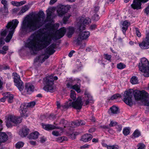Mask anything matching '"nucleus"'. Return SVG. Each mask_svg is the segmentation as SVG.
<instances>
[{
	"mask_svg": "<svg viewBox=\"0 0 149 149\" xmlns=\"http://www.w3.org/2000/svg\"><path fill=\"white\" fill-rule=\"evenodd\" d=\"M126 67V65L122 63H120L117 65V68L118 69L122 70L125 68Z\"/></svg>",
	"mask_w": 149,
	"mask_h": 149,
	"instance_id": "41",
	"label": "nucleus"
},
{
	"mask_svg": "<svg viewBox=\"0 0 149 149\" xmlns=\"http://www.w3.org/2000/svg\"><path fill=\"white\" fill-rule=\"evenodd\" d=\"M118 146L117 145L109 146L107 147V149H118Z\"/></svg>",
	"mask_w": 149,
	"mask_h": 149,
	"instance_id": "50",
	"label": "nucleus"
},
{
	"mask_svg": "<svg viewBox=\"0 0 149 149\" xmlns=\"http://www.w3.org/2000/svg\"><path fill=\"white\" fill-rule=\"evenodd\" d=\"M91 22V19L89 18H86L84 19L83 18H81L79 19L77 23L78 29L79 31L81 30H84L85 29L86 25Z\"/></svg>",
	"mask_w": 149,
	"mask_h": 149,
	"instance_id": "9",
	"label": "nucleus"
},
{
	"mask_svg": "<svg viewBox=\"0 0 149 149\" xmlns=\"http://www.w3.org/2000/svg\"><path fill=\"white\" fill-rule=\"evenodd\" d=\"M48 22V23H47V31L49 30L53 31H57L59 26V23L54 24L53 20L52 22L49 20Z\"/></svg>",
	"mask_w": 149,
	"mask_h": 149,
	"instance_id": "12",
	"label": "nucleus"
},
{
	"mask_svg": "<svg viewBox=\"0 0 149 149\" xmlns=\"http://www.w3.org/2000/svg\"><path fill=\"white\" fill-rule=\"evenodd\" d=\"M59 124L64 128L68 127L69 126V123L68 121L64 118L61 119L59 122Z\"/></svg>",
	"mask_w": 149,
	"mask_h": 149,
	"instance_id": "29",
	"label": "nucleus"
},
{
	"mask_svg": "<svg viewBox=\"0 0 149 149\" xmlns=\"http://www.w3.org/2000/svg\"><path fill=\"white\" fill-rule=\"evenodd\" d=\"M13 74L14 76V81L15 85L20 91H22L24 88V85L23 82L20 79V76L16 72L13 73Z\"/></svg>",
	"mask_w": 149,
	"mask_h": 149,
	"instance_id": "8",
	"label": "nucleus"
},
{
	"mask_svg": "<svg viewBox=\"0 0 149 149\" xmlns=\"http://www.w3.org/2000/svg\"><path fill=\"white\" fill-rule=\"evenodd\" d=\"M85 124L84 121L82 120H76L71 122V125L72 127H76L77 126L84 125Z\"/></svg>",
	"mask_w": 149,
	"mask_h": 149,
	"instance_id": "22",
	"label": "nucleus"
},
{
	"mask_svg": "<svg viewBox=\"0 0 149 149\" xmlns=\"http://www.w3.org/2000/svg\"><path fill=\"white\" fill-rule=\"evenodd\" d=\"M117 131L119 132H120L122 129V127L121 124H118L116 125V127Z\"/></svg>",
	"mask_w": 149,
	"mask_h": 149,
	"instance_id": "51",
	"label": "nucleus"
},
{
	"mask_svg": "<svg viewBox=\"0 0 149 149\" xmlns=\"http://www.w3.org/2000/svg\"><path fill=\"white\" fill-rule=\"evenodd\" d=\"M24 145V143L22 141H19L16 143L15 146L17 148H20L23 147Z\"/></svg>",
	"mask_w": 149,
	"mask_h": 149,
	"instance_id": "43",
	"label": "nucleus"
},
{
	"mask_svg": "<svg viewBox=\"0 0 149 149\" xmlns=\"http://www.w3.org/2000/svg\"><path fill=\"white\" fill-rule=\"evenodd\" d=\"M11 94L10 92H7L4 93V97H5V99H6L9 97Z\"/></svg>",
	"mask_w": 149,
	"mask_h": 149,
	"instance_id": "63",
	"label": "nucleus"
},
{
	"mask_svg": "<svg viewBox=\"0 0 149 149\" xmlns=\"http://www.w3.org/2000/svg\"><path fill=\"white\" fill-rule=\"evenodd\" d=\"M130 82L133 84H138V78L136 76H133L131 78Z\"/></svg>",
	"mask_w": 149,
	"mask_h": 149,
	"instance_id": "34",
	"label": "nucleus"
},
{
	"mask_svg": "<svg viewBox=\"0 0 149 149\" xmlns=\"http://www.w3.org/2000/svg\"><path fill=\"white\" fill-rule=\"evenodd\" d=\"M23 104H25V106L26 107V108L32 107H33L36 104V102L34 101L28 103H24Z\"/></svg>",
	"mask_w": 149,
	"mask_h": 149,
	"instance_id": "38",
	"label": "nucleus"
},
{
	"mask_svg": "<svg viewBox=\"0 0 149 149\" xmlns=\"http://www.w3.org/2000/svg\"><path fill=\"white\" fill-rule=\"evenodd\" d=\"M130 132V129L127 127H125L123 129V133L124 136H126L128 135Z\"/></svg>",
	"mask_w": 149,
	"mask_h": 149,
	"instance_id": "39",
	"label": "nucleus"
},
{
	"mask_svg": "<svg viewBox=\"0 0 149 149\" xmlns=\"http://www.w3.org/2000/svg\"><path fill=\"white\" fill-rule=\"evenodd\" d=\"M57 31H49V33L47 32V46L49 45V41L52 40L54 42L61 38Z\"/></svg>",
	"mask_w": 149,
	"mask_h": 149,
	"instance_id": "6",
	"label": "nucleus"
},
{
	"mask_svg": "<svg viewBox=\"0 0 149 149\" xmlns=\"http://www.w3.org/2000/svg\"><path fill=\"white\" fill-rule=\"evenodd\" d=\"M93 137V136L92 134L87 133L82 136L81 140L84 142H87L90 141Z\"/></svg>",
	"mask_w": 149,
	"mask_h": 149,
	"instance_id": "21",
	"label": "nucleus"
},
{
	"mask_svg": "<svg viewBox=\"0 0 149 149\" xmlns=\"http://www.w3.org/2000/svg\"><path fill=\"white\" fill-rule=\"evenodd\" d=\"M104 56L105 59L108 61L109 62H111V58L112 56L110 55H109L107 54H104Z\"/></svg>",
	"mask_w": 149,
	"mask_h": 149,
	"instance_id": "42",
	"label": "nucleus"
},
{
	"mask_svg": "<svg viewBox=\"0 0 149 149\" xmlns=\"http://www.w3.org/2000/svg\"><path fill=\"white\" fill-rule=\"evenodd\" d=\"M30 8L29 5H25L22 8L20 11L19 12V14L20 15H22L24 13L28 10Z\"/></svg>",
	"mask_w": 149,
	"mask_h": 149,
	"instance_id": "33",
	"label": "nucleus"
},
{
	"mask_svg": "<svg viewBox=\"0 0 149 149\" xmlns=\"http://www.w3.org/2000/svg\"><path fill=\"white\" fill-rule=\"evenodd\" d=\"M83 104L77 102L75 101L70 102L68 104L62 105L63 108H68L70 107H72L76 109L80 110L82 108Z\"/></svg>",
	"mask_w": 149,
	"mask_h": 149,
	"instance_id": "11",
	"label": "nucleus"
},
{
	"mask_svg": "<svg viewBox=\"0 0 149 149\" xmlns=\"http://www.w3.org/2000/svg\"><path fill=\"white\" fill-rule=\"evenodd\" d=\"M97 26L95 24H93L91 25L89 29L91 30H95L97 28Z\"/></svg>",
	"mask_w": 149,
	"mask_h": 149,
	"instance_id": "59",
	"label": "nucleus"
},
{
	"mask_svg": "<svg viewBox=\"0 0 149 149\" xmlns=\"http://www.w3.org/2000/svg\"><path fill=\"white\" fill-rule=\"evenodd\" d=\"M7 1L6 0H1V3L3 5V8L5 10V12L7 13L8 12Z\"/></svg>",
	"mask_w": 149,
	"mask_h": 149,
	"instance_id": "37",
	"label": "nucleus"
},
{
	"mask_svg": "<svg viewBox=\"0 0 149 149\" xmlns=\"http://www.w3.org/2000/svg\"><path fill=\"white\" fill-rule=\"evenodd\" d=\"M47 18L44 12L40 11L35 15L32 19L25 17L22 22L20 30L24 34L34 31L44 26L40 29V33L31 34L27 40L25 47L28 48L32 54H36L37 52L47 47Z\"/></svg>",
	"mask_w": 149,
	"mask_h": 149,
	"instance_id": "1",
	"label": "nucleus"
},
{
	"mask_svg": "<svg viewBox=\"0 0 149 149\" xmlns=\"http://www.w3.org/2000/svg\"><path fill=\"white\" fill-rule=\"evenodd\" d=\"M43 82L44 85L43 89L46 91L47 90V77L44 78Z\"/></svg>",
	"mask_w": 149,
	"mask_h": 149,
	"instance_id": "49",
	"label": "nucleus"
},
{
	"mask_svg": "<svg viewBox=\"0 0 149 149\" xmlns=\"http://www.w3.org/2000/svg\"><path fill=\"white\" fill-rule=\"evenodd\" d=\"M56 88L54 81H50L47 79V92L53 93L56 91Z\"/></svg>",
	"mask_w": 149,
	"mask_h": 149,
	"instance_id": "14",
	"label": "nucleus"
},
{
	"mask_svg": "<svg viewBox=\"0 0 149 149\" xmlns=\"http://www.w3.org/2000/svg\"><path fill=\"white\" fill-rule=\"evenodd\" d=\"M83 30H81V31H80V32L79 35L82 38V39L86 40L89 36L90 33L88 31H82Z\"/></svg>",
	"mask_w": 149,
	"mask_h": 149,
	"instance_id": "23",
	"label": "nucleus"
},
{
	"mask_svg": "<svg viewBox=\"0 0 149 149\" xmlns=\"http://www.w3.org/2000/svg\"><path fill=\"white\" fill-rule=\"evenodd\" d=\"M54 74L47 76V79L49 80L56 81L58 79V77L56 76H54Z\"/></svg>",
	"mask_w": 149,
	"mask_h": 149,
	"instance_id": "36",
	"label": "nucleus"
},
{
	"mask_svg": "<svg viewBox=\"0 0 149 149\" xmlns=\"http://www.w3.org/2000/svg\"><path fill=\"white\" fill-rule=\"evenodd\" d=\"M129 24H130V23L128 22V21L127 20H125L123 22L122 25L123 26H125L128 27Z\"/></svg>",
	"mask_w": 149,
	"mask_h": 149,
	"instance_id": "58",
	"label": "nucleus"
},
{
	"mask_svg": "<svg viewBox=\"0 0 149 149\" xmlns=\"http://www.w3.org/2000/svg\"><path fill=\"white\" fill-rule=\"evenodd\" d=\"M138 67L141 72L148 73L147 76H149V62L147 59L145 58H141Z\"/></svg>",
	"mask_w": 149,
	"mask_h": 149,
	"instance_id": "4",
	"label": "nucleus"
},
{
	"mask_svg": "<svg viewBox=\"0 0 149 149\" xmlns=\"http://www.w3.org/2000/svg\"><path fill=\"white\" fill-rule=\"evenodd\" d=\"M135 33L138 37H140L141 36V33L140 32L139 29L137 28H135Z\"/></svg>",
	"mask_w": 149,
	"mask_h": 149,
	"instance_id": "52",
	"label": "nucleus"
},
{
	"mask_svg": "<svg viewBox=\"0 0 149 149\" xmlns=\"http://www.w3.org/2000/svg\"><path fill=\"white\" fill-rule=\"evenodd\" d=\"M56 44L53 43L47 47V51H48V53L50 54V55L53 54L55 52L54 49L56 48Z\"/></svg>",
	"mask_w": 149,
	"mask_h": 149,
	"instance_id": "24",
	"label": "nucleus"
},
{
	"mask_svg": "<svg viewBox=\"0 0 149 149\" xmlns=\"http://www.w3.org/2000/svg\"><path fill=\"white\" fill-rule=\"evenodd\" d=\"M142 100L144 101V104L145 106H149V96H146L145 99H143Z\"/></svg>",
	"mask_w": 149,
	"mask_h": 149,
	"instance_id": "46",
	"label": "nucleus"
},
{
	"mask_svg": "<svg viewBox=\"0 0 149 149\" xmlns=\"http://www.w3.org/2000/svg\"><path fill=\"white\" fill-rule=\"evenodd\" d=\"M137 146L138 147L137 149H144L146 148L145 145L142 143H139Z\"/></svg>",
	"mask_w": 149,
	"mask_h": 149,
	"instance_id": "47",
	"label": "nucleus"
},
{
	"mask_svg": "<svg viewBox=\"0 0 149 149\" xmlns=\"http://www.w3.org/2000/svg\"><path fill=\"white\" fill-rule=\"evenodd\" d=\"M70 16V15H69L66 16H65L63 18L62 20L64 24H65L67 23V22Z\"/></svg>",
	"mask_w": 149,
	"mask_h": 149,
	"instance_id": "44",
	"label": "nucleus"
},
{
	"mask_svg": "<svg viewBox=\"0 0 149 149\" xmlns=\"http://www.w3.org/2000/svg\"><path fill=\"white\" fill-rule=\"evenodd\" d=\"M29 132V130L26 127H23L19 132V134L22 137H24L27 136Z\"/></svg>",
	"mask_w": 149,
	"mask_h": 149,
	"instance_id": "20",
	"label": "nucleus"
},
{
	"mask_svg": "<svg viewBox=\"0 0 149 149\" xmlns=\"http://www.w3.org/2000/svg\"><path fill=\"white\" fill-rule=\"evenodd\" d=\"M48 22V23H47V31L49 30L53 31H57L59 26V23L54 24L53 20L52 22L49 20Z\"/></svg>",
	"mask_w": 149,
	"mask_h": 149,
	"instance_id": "13",
	"label": "nucleus"
},
{
	"mask_svg": "<svg viewBox=\"0 0 149 149\" xmlns=\"http://www.w3.org/2000/svg\"><path fill=\"white\" fill-rule=\"evenodd\" d=\"M8 136L6 133L0 132V145L1 142H4L8 139Z\"/></svg>",
	"mask_w": 149,
	"mask_h": 149,
	"instance_id": "25",
	"label": "nucleus"
},
{
	"mask_svg": "<svg viewBox=\"0 0 149 149\" xmlns=\"http://www.w3.org/2000/svg\"><path fill=\"white\" fill-rule=\"evenodd\" d=\"M24 104H22L20 106V112L22 117L26 118L28 117V113L26 107Z\"/></svg>",
	"mask_w": 149,
	"mask_h": 149,
	"instance_id": "19",
	"label": "nucleus"
},
{
	"mask_svg": "<svg viewBox=\"0 0 149 149\" xmlns=\"http://www.w3.org/2000/svg\"><path fill=\"white\" fill-rule=\"evenodd\" d=\"M35 87L31 84L27 83L25 84L24 90L28 94H31L34 91Z\"/></svg>",
	"mask_w": 149,
	"mask_h": 149,
	"instance_id": "18",
	"label": "nucleus"
},
{
	"mask_svg": "<svg viewBox=\"0 0 149 149\" xmlns=\"http://www.w3.org/2000/svg\"><path fill=\"white\" fill-rule=\"evenodd\" d=\"M47 53V49H46L45 50V53L44 55L45 56L44 57H42V56H44L43 55H42V56L41 57V58H42V60L41 61V63H43L45 61V59H47V56H46V54Z\"/></svg>",
	"mask_w": 149,
	"mask_h": 149,
	"instance_id": "60",
	"label": "nucleus"
},
{
	"mask_svg": "<svg viewBox=\"0 0 149 149\" xmlns=\"http://www.w3.org/2000/svg\"><path fill=\"white\" fill-rule=\"evenodd\" d=\"M56 8L55 7H49L47 9V22L49 20L51 22L53 21V18H52L53 13L56 10Z\"/></svg>",
	"mask_w": 149,
	"mask_h": 149,
	"instance_id": "16",
	"label": "nucleus"
},
{
	"mask_svg": "<svg viewBox=\"0 0 149 149\" xmlns=\"http://www.w3.org/2000/svg\"><path fill=\"white\" fill-rule=\"evenodd\" d=\"M74 101L81 104H83L81 98L80 97H77L76 100Z\"/></svg>",
	"mask_w": 149,
	"mask_h": 149,
	"instance_id": "62",
	"label": "nucleus"
},
{
	"mask_svg": "<svg viewBox=\"0 0 149 149\" xmlns=\"http://www.w3.org/2000/svg\"><path fill=\"white\" fill-rule=\"evenodd\" d=\"M66 86L68 88L74 90L77 93H80L81 91L80 85L77 84L72 85V82H68Z\"/></svg>",
	"mask_w": 149,
	"mask_h": 149,
	"instance_id": "17",
	"label": "nucleus"
},
{
	"mask_svg": "<svg viewBox=\"0 0 149 149\" xmlns=\"http://www.w3.org/2000/svg\"><path fill=\"white\" fill-rule=\"evenodd\" d=\"M60 36V38H62L65 34L66 32V30L64 27L60 28L59 30L57 31Z\"/></svg>",
	"mask_w": 149,
	"mask_h": 149,
	"instance_id": "31",
	"label": "nucleus"
},
{
	"mask_svg": "<svg viewBox=\"0 0 149 149\" xmlns=\"http://www.w3.org/2000/svg\"><path fill=\"white\" fill-rule=\"evenodd\" d=\"M133 95L135 99L137 100H142L148 96V93L144 90L139 91L130 89L125 91L123 94V101L127 105L131 107L133 105L132 98Z\"/></svg>",
	"mask_w": 149,
	"mask_h": 149,
	"instance_id": "2",
	"label": "nucleus"
},
{
	"mask_svg": "<svg viewBox=\"0 0 149 149\" xmlns=\"http://www.w3.org/2000/svg\"><path fill=\"white\" fill-rule=\"evenodd\" d=\"M22 121L21 117H17L15 116H10L6 121V125L8 127H12L14 125L20 123Z\"/></svg>",
	"mask_w": 149,
	"mask_h": 149,
	"instance_id": "5",
	"label": "nucleus"
},
{
	"mask_svg": "<svg viewBox=\"0 0 149 149\" xmlns=\"http://www.w3.org/2000/svg\"><path fill=\"white\" fill-rule=\"evenodd\" d=\"M84 95H87V97H88V99L89 101H91L93 100V97L91 95L87 93L86 92H85L84 93Z\"/></svg>",
	"mask_w": 149,
	"mask_h": 149,
	"instance_id": "56",
	"label": "nucleus"
},
{
	"mask_svg": "<svg viewBox=\"0 0 149 149\" xmlns=\"http://www.w3.org/2000/svg\"><path fill=\"white\" fill-rule=\"evenodd\" d=\"M70 97L73 100H76V93L73 90L71 91Z\"/></svg>",
	"mask_w": 149,
	"mask_h": 149,
	"instance_id": "40",
	"label": "nucleus"
},
{
	"mask_svg": "<svg viewBox=\"0 0 149 149\" xmlns=\"http://www.w3.org/2000/svg\"><path fill=\"white\" fill-rule=\"evenodd\" d=\"M121 96L120 94L116 93L113 95L111 97H109L108 100H113L118 98H121Z\"/></svg>",
	"mask_w": 149,
	"mask_h": 149,
	"instance_id": "35",
	"label": "nucleus"
},
{
	"mask_svg": "<svg viewBox=\"0 0 149 149\" xmlns=\"http://www.w3.org/2000/svg\"><path fill=\"white\" fill-rule=\"evenodd\" d=\"M138 44L142 49H146L149 48V32L146 34L145 39L141 42H139Z\"/></svg>",
	"mask_w": 149,
	"mask_h": 149,
	"instance_id": "10",
	"label": "nucleus"
},
{
	"mask_svg": "<svg viewBox=\"0 0 149 149\" xmlns=\"http://www.w3.org/2000/svg\"><path fill=\"white\" fill-rule=\"evenodd\" d=\"M111 113L113 114H117L119 112V108L114 105L112 106L110 109Z\"/></svg>",
	"mask_w": 149,
	"mask_h": 149,
	"instance_id": "32",
	"label": "nucleus"
},
{
	"mask_svg": "<svg viewBox=\"0 0 149 149\" xmlns=\"http://www.w3.org/2000/svg\"><path fill=\"white\" fill-rule=\"evenodd\" d=\"M19 22L16 19L13 20L12 21L8 22L6 27V29L1 32L0 33V47L5 43L3 37L5 36L7 33H8L5 38L6 42H9L12 38L15 29Z\"/></svg>",
	"mask_w": 149,
	"mask_h": 149,
	"instance_id": "3",
	"label": "nucleus"
},
{
	"mask_svg": "<svg viewBox=\"0 0 149 149\" xmlns=\"http://www.w3.org/2000/svg\"><path fill=\"white\" fill-rule=\"evenodd\" d=\"M55 129H59L61 130H63V128L60 127H56L53 125L47 124V130H50Z\"/></svg>",
	"mask_w": 149,
	"mask_h": 149,
	"instance_id": "27",
	"label": "nucleus"
},
{
	"mask_svg": "<svg viewBox=\"0 0 149 149\" xmlns=\"http://www.w3.org/2000/svg\"><path fill=\"white\" fill-rule=\"evenodd\" d=\"M68 139L65 136H62L59 138V140L60 141V142H62L63 141H67L68 140Z\"/></svg>",
	"mask_w": 149,
	"mask_h": 149,
	"instance_id": "57",
	"label": "nucleus"
},
{
	"mask_svg": "<svg viewBox=\"0 0 149 149\" xmlns=\"http://www.w3.org/2000/svg\"><path fill=\"white\" fill-rule=\"evenodd\" d=\"M142 3L140 0H133L131 5V7L134 10H137L141 9L142 8Z\"/></svg>",
	"mask_w": 149,
	"mask_h": 149,
	"instance_id": "15",
	"label": "nucleus"
},
{
	"mask_svg": "<svg viewBox=\"0 0 149 149\" xmlns=\"http://www.w3.org/2000/svg\"><path fill=\"white\" fill-rule=\"evenodd\" d=\"M77 69H74L73 70L72 72L73 73H74L76 72H78L80 71L81 70V66L80 65L79 66H77Z\"/></svg>",
	"mask_w": 149,
	"mask_h": 149,
	"instance_id": "55",
	"label": "nucleus"
},
{
	"mask_svg": "<svg viewBox=\"0 0 149 149\" xmlns=\"http://www.w3.org/2000/svg\"><path fill=\"white\" fill-rule=\"evenodd\" d=\"M74 32V28L73 27H69L67 32V36L69 38H71Z\"/></svg>",
	"mask_w": 149,
	"mask_h": 149,
	"instance_id": "28",
	"label": "nucleus"
},
{
	"mask_svg": "<svg viewBox=\"0 0 149 149\" xmlns=\"http://www.w3.org/2000/svg\"><path fill=\"white\" fill-rule=\"evenodd\" d=\"M144 13L147 15H148L149 13V5L144 10Z\"/></svg>",
	"mask_w": 149,
	"mask_h": 149,
	"instance_id": "64",
	"label": "nucleus"
},
{
	"mask_svg": "<svg viewBox=\"0 0 149 149\" xmlns=\"http://www.w3.org/2000/svg\"><path fill=\"white\" fill-rule=\"evenodd\" d=\"M118 124V123L117 122L112 121L110 122L109 126L110 127H113L115 126H116Z\"/></svg>",
	"mask_w": 149,
	"mask_h": 149,
	"instance_id": "53",
	"label": "nucleus"
},
{
	"mask_svg": "<svg viewBox=\"0 0 149 149\" xmlns=\"http://www.w3.org/2000/svg\"><path fill=\"white\" fill-rule=\"evenodd\" d=\"M83 40H84L82 39V38H81L80 36V37L79 36V35L78 38L75 41L76 42V44L77 45H79L81 44Z\"/></svg>",
	"mask_w": 149,
	"mask_h": 149,
	"instance_id": "45",
	"label": "nucleus"
},
{
	"mask_svg": "<svg viewBox=\"0 0 149 149\" xmlns=\"http://www.w3.org/2000/svg\"><path fill=\"white\" fill-rule=\"evenodd\" d=\"M71 8L70 5L60 4L57 7L56 11L58 16L61 17L67 13Z\"/></svg>",
	"mask_w": 149,
	"mask_h": 149,
	"instance_id": "7",
	"label": "nucleus"
},
{
	"mask_svg": "<svg viewBox=\"0 0 149 149\" xmlns=\"http://www.w3.org/2000/svg\"><path fill=\"white\" fill-rule=\"evenodd\" d=\"M96 130V129L95 127H92L91 128L88 130V132L91 133H93Z\"/></svg>",
	"mask_w": 149,
	"mask_h": 149,
	"instance_id": "61",
	"label": "nucleus"
},
{
	"mask_svg": "<svg viewBox=\"0 0 149 149\" xmlns=\"http://www.w3.org/2000/svg\"><path fill=\"white\" fill-rule=\"evenodd\" d=\"M92 18L93 20L97 21L99 19L100 17L98 14H95L92 16Z\"/></svg>",
	"mask_w": 149,
	"mask_h": 149,
	"instance_id": "48",
	"label": "nucleus"
},
{
	"mask_svg": "<svg viewBox=\"0 0 149 149\" xmlns=\"http://www.w3.org/2000/svg\"><path fill=\"white\" fill-rule=\"evenodd\" d=\"M13 96L12 95H11L7 99V100L9 103H12L13 101Z\"/></svg>",
	"mask_w": 149,
	"mask_h": 149,
	"instance_id": "54",
	"label": "nucleus"
},
{
	"mask_svg": "<svg viewBox=\"0 0 149 149\" xmlns=\"http://www.w3.org/2000/svg\"><path fill=\"white\" fill-rule=\"evenodd\" d=\"M39 135V133L36 131L30 133L28 136V137L29 139H35L38 138Z\"/></svg>",
	"mask_w": 149,
	"mask_h": 149,
	"instance_id": "26",
	"label": "nucleus"
},
{
	"mask_svg": "<svg viewBox=\"0 0 149 149\" xmlns=\"http://www.w3.org/2000/svg\"><path fill=\"white\" fill-rule=\"evenodd\" d=\"M141 135V133L139 130L137 129L135 130L132 135L131 136V138L134 139L136 138H138Z\"/></svg>",
	"mask_w": 149,
	"mask_h": 149,
	"instance_id": "30",
	"label": "nucleus"
}]
</instances>
